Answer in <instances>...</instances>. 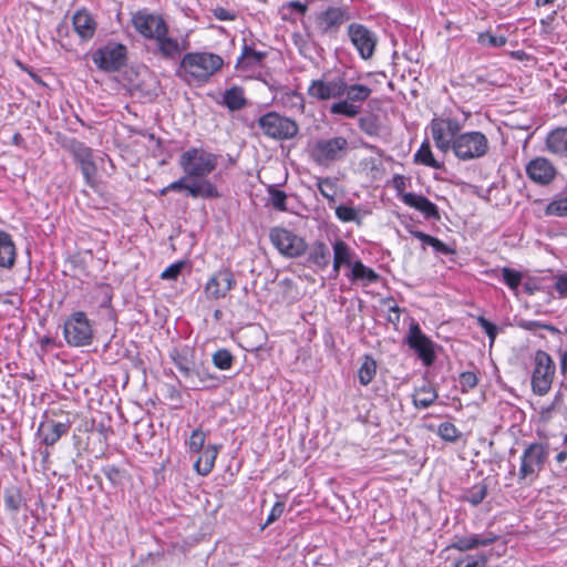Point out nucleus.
<instances>
[{
    "instance_id": "a19ab883",
    "label": "nucleus",
    "mask_w": 567,
    "mask_h": 567,
    "mask_svg": "<svg viewBox=\"0 0 567 567\" xmlns=\"http://www.w3.org/2000/svg\"><path fill=\"white\" fill-rule=\"evenodd\" d=\"M487 495V485L485 483H478L472 486L465 494V501L470 504L477 506Z\"/></svg>"
},
{
    "instance_id": "0eeeda50",
    "label": "nucleus",
    "mask_w": 567,
    "mask_h": 567,
    "mask_svg": "<svg viewBox=\"0 0 567 567\" xmlns=\"http://www.w3.org/2000/svg\"><path fill=\"white\" fill-rule=\"evenodd\" d=\"M555 372L556 365L551 357L543 350H537L530 380L534 394L543 396L550 391Z\"/></svg>"
},
{
    "instance_id": "20e7f679",
    "label": "nucleus",
    "mask_w": 567,
    "mask_h": 567,
    "mask_svg": "<svg viewBox=\"0 0 567 567\" xmlns=\"http://www.w3.org/2000/svg\"><path fill=\"white\" fill-rule=\"evenodd\" d=\"M349 150L350 144L344 136H332L317 140L310 150V156L316 164L330 166L333 163L343 161Z\"/></svg>"
},
{
    "instance_id": "69168bd1",
    "label": "nucleus",
    "mask_w": 567,
    "mask_h": 567,
    "mask_svg": "<svg viewBox=\"0 0 567 567\" xmlns=\"http://www.w3.org/2000/svg\"><path fill=\"white\" fill-rule=\"evenodd\" d=\"M214 16L216 19L220 20V21H233L235 19V14L231 13L230 11H228L227 9L225 8H216L214 10Z\"/></svg>"
},
{
    "instance_id": "2eb2a0df",
    "label": "nucleus",
    "mask_w": 567,
    "mask_h": 567,
    "mask_svg": "<svg viewBox=\"0 0 567 567\" xmlns=\"http://www.w3.org/2000/svg\"><path fill=\"white\" fill-rule=\"evenodd\" d=\"M347 35L361 59L369 60L373 56L378 44L375 32L364 24L353 22L348 25Z\"/></svg>"
},
{
    "instance_id": "412c9836",
    "label": "nucleus",
    "mask_w": 567,
    "mask_h": 567,
    "mask_svg": "<svg viewBox=\"0 0 567 567\" xmlns=\"http://www.w3.org/2000/svg\"><path fill=\"white\" fill-rule=\"evenodd\" d=\"M498 539V536L492 532L484 534H468L463 536H454L453 542L449 546L451 549L458 551H468L478 547H486Z\"/></svg>"
},
{
    "instance_id": "4c0bfd02",
    "label": "nucleus",
    "mask_w": 567,
    "mask_h": 567,
    "mask_svg": "<svg viewBox=\"0 0 567 567\" xmlns=\"http://www.w3.org/2000/svg\"><path fill=\"white\" fill-rule=\"evenodd\" d=\"M171 358L183 377L189 373L190 369L196 365L192 360V350L188 348L174 350L171 353Z\"/></svg>"
},
{
    "instance_id": "052dcab7",
    "label": "nucleus",
    "mask_w": 567,
    "mask_h": 567,
    "mask_svg": "<svg viewBox=\"0 0 567 567\" xmlns=\"http://www.w3.org/2000/svg\"><path fill=\"white\" fill-rule=\"evenodd\" d=\"M103 474L111 482L112 485H117L121 482V471L114 465H107L103 468Z\"/></svg>"
},
{
    "instance_id": "de8ad7c7",
    "label": "nucleus",
    "mask_w": 567,
    "mask_h": 567,
    "mask_svg": "<svg viewBox=\"0 0 567 567\" xmlns=\"http://www.w3.org/2000/svg\"><path fill=\"white\" fill-rule=\"evenodd\" d=\"M206 435L200 429H196L192 432L189 440L187 441V446L189 452L199 453L204 450Z\"/></svg>"
},
{
    "instance_id": "e2e57ef3",
    "label": "nucleus",
    "mask_w": 567,
    "mask_h": 567,
    "mask_svg": "<svg viewBox=\"0 0 567 567\" xmlns=\"http://www.w3.org/2000/svg\"><path fill=\"white\" fill-rule=\"evenodd\" d=\"M198 372H199V382L200 386H206L208 382H213L216 380V377L212 374L207 369L204 367L197 365Z\"/></svg>"
},
{
    "instance_id": "c9c22d12",
    "label": "nucleus",
    "mask_w": 567,
    "mask_h": 567,
    "mask_svg": "<svg viewBox=\"0 0 567 567\" xmlns=\"http://www.w3.org/2000/svg\"><path fill=\"white\" fill-rule=\"evenodd\" d=\"M308 260L321 269H324L330 262V251L322 241H316L308 256Z\"/></svg>"
},
{
    "instance_id": "4d7b16f0",
    "label": "nucleus",
    "mask_w": 567,
    "mask_h": 567,
    "mask_svg": "<svg viewBox=\"0 0 567 567\" xmlns=\"http://www.w3.org/2000/svg\"><path fill=\"white\" fill-rule=\"evenodd\" d=\"M183 378L185 379L187 388L193 389V390L202 389L200 382H199V372H198V367L197 365L192 368L189 373L185 374Z\"/></svg>"
},
{
    "instance_id": "2f4dec72",
    "label": "nucleus",
    "mask_w": 567,
    "mask_h": 567,
    "mask_svg": "<svg viewBox=\"0 0 567 567\" xmlns=\"http://www.w3.org/2000/svg\"><path fill=\"white\" fill-rule=\"evenodd\" d=\"M266 56V52L257 51L252 47L244 44L241 54L237 61V66L240 69H252L260 65Z\"/></svg>"
},
{
    "instance_id": "f03ea898",
    "label": "nucleus",
    "mask_w": 567,
    "mask_h": 567,
    "mask_svg": "<svg viewBox=\"0 0 567 567\" xmlns=\"http://www.w3.org/2000/svg\"><path fill=\"white\" fill-rule=\"evenodd\" d=\"M223 65V58L216 53L187 52L181 58L175 74L188 85L202 86L220 71Z\"/></svg>"
},
{
    "instance_id": "dca6fc26",
    "label": "nucleus",
    "mask_w": 567,
    "mask_h": 567,
    "mask_svg": "<svg viewBox=\"0 0 567 567\" xmlns=\"http://www.w3.org/2000/svg\"><path fill=\"white\" fill-rule=\"evenodd\" d=\"M131 21L135 31L147 40H155L168 27L162 16L146 9L133 13Z\"/></svg>"
},
{
    "instance_id": "0e129e2a",
    "label": "nucleus",
    "mask_w": 567,
    "mask_h": 567,
    "mask_svg": "<svg viewBox=\"0 0 567 567\" xmlns=\"http://www.w3.org/2000/svg\"><path fill=\"white\" fill-rule=\"evenodd\" d=\"M436 252L443 254V255H450L453 252V249L450 248L446 244L441 241L440 239L435 238L432 240L430 245Z\"/></svg>"
},
{
    "instance_id": "c03bdc74",
    "label": "nucleus",
    "mask_w": 567,
    "mask_h": 567,
    "mask_svg": "<svg viewBox=\"0 0 567 567\" xmlns=\"http://www.w3.org/2000/svg\"><path fill=\"white\" fill-rule=\"evenodd\" d=\"M213 363L219 370H229L234 362V357L227 349H219L213 354Z\"/></svg>"
},
{
    "instance_id": "e433bc0d",
    "label": "nucleus",
    "mask_w": 567,
    "mask_h": 567,
    "mask_svg": "<svg viewBox=\"0 0 567 567\" xmlns=\"http://www.w3.org/2000/svg\"><path fill=\"white\" fill-rule=\"evenodd\" d=\"M224 104L230 111H238L246 106L247 100L244 95V90L239 86H233L225 91L223 95Z\"/></svg>"
},
{
    "instance_id": "aec40b11",
    "label": "nucleus",
    "mask_w": 567,
    "mask_h": 567,
    "mask_svg": "<svg viewBox=\"0 0 567 567\" xmlns=\"http://www.w3.org/2000/svg\"><path fill=\"white\" fill-rule=\"evenodd\" d=\"M236 280L230 270L221 269L216 271L205 285V296L209 300L225 298L235 287Z\"/></svg>"
},
{
    "instance_id": "393cba45",
    "label": "nucleus",
    "mask_w": 567,
    "mask_h": 567,
    "mask_svg": "<svg viewBox=\"0 0 567 567\" xmlns=\"http://www.w3.org/2000/svg\"><path fill=\"white\" fill-rule=\"evenodd\" d=\"M240 346L249 352L260 350L266 343V333L258 324H250L246 327L239 336Z\"/></svg>"
},
{
    "instance_id": "37998d69",
    "label": "nucleus",
    "mask_w": 567,
    "mask_h": 567,
    "mask_svg": "<svg viewBox=\"0 0 567 567\" xmlns=\"http://www.w3.org/2000/svg\"><path fill=\"white\" fill-rule=\"evenodd\" d=\"M547 216L567 217V196L551 200L545 208Z\"/></svg>"
},
{
    "instance_id": "9b49d317",
    "label": "nucleus",
    "mask_w": 567,
    "mask_h": 567,
    "mask_svg": "<svg viewBox=\"0 0 567 567\" xmlns=\"http://www.w3.org/2000/svg\"><path fill=\"white\" fill-rule=\"evenodd\" d=\"M430 130L436 148L447 153L454 147V141L458 136L462 125L456 118L434 117L430 123Z\"/></svg>"
},
{
    "instance_id": "473e14b6",
    "label": "nucleus",
    "mask_w": 567,
    "mask_h": 567,
    "mask_svg": "<svg viewBox=\"0 0 567 567\" xmlns=\"http://www.w3.org/2000/svg\"><path fill=\"white\" fill-rule=\"evenodd\" d=\"M280 103L292 114H302L305 111L303 95L293 90L282 92L280 95Z\"/></svg>"
},
{
    "instance_id": "603ef678",
    "label": "nucleus",
    "mask_w": 567,
    "mask_h": 567,
    "mask_svg": "<svg viewBox=\"0 0 567 567\" xmlns=\"http://www.w3.org/2000/svg\"><path fill=\"white\" fill-rule=\"evenodd\" d=\"M22 504V496L18 491H6L4 505L7 509L17 513Z\"/></svg>"
},
{
    "instance_id": "8fccbe9b",
    "label": "nucleus",
    "mask_w": 567,
    "mask_h": 567,
    "mask_svg": "<svg viewBox=\"0 0 567 567\" xmlns=\"http://www.w3.org/2000/svg\"><path fill=\"white\" fill-rule=\"evenodd\" d=\"M504 282L512 289L516 290L522 281V274L508 267L502 269Z\"/></svg>"
},
{
    "instance_id": "49530a36",
    "label": "nucleus",
    "mask_w": 567,
    "mask_h": 567,
    "mask_svg": "<svg viewBox=\"0 0 567 567\" xmlns=\"http://www.w3.org/2000/svg\"><path fill=\"white\" fill-rule=\"evenodd\" d=\"M477 42L483 47L499 48L506 44L507 39L503 35L496 37L489 32H481L477 35Z\"/></svg>"
},
{
    "instance_id": "6ab92c4d",
    "label": "nucleus",
    "mask_w": 567,
    "mask_h": 567,
    "mask_svg": "<svg viewBox=\"0 0 567 567\" xmlns=\"http://www.w3.org/2000/svg\"><path fill=\"white\" fill-rule=\"evenodd\" d=\"M168 27L155 41L154 55L166 60L176 61L181 58L182 53L189 48V41L187 38L177 39L168 35Z\"/></svg>"
},
{
    "instance_id": "423d86ee",
    "label": "nucleus",
    "mask_w": 567,
    "mask_h": 567,
    "mask_svg": "<svg viewBox=\"0 0 567 567\" xmlns=\"http://www.w3.org/2000/svg\"><path fill=\"white\" fill-rule=\"evenodd\" d=\"M488 150V140L480 131L460 132L454 141V147H452L454 155L461 161L481 158L487 154Z\"/></svg>"
},
{
    "instance_id": "f8f14e48",
    "label": "nucleus",
    "mask_w": 567,
    "mask_h": 567,
    "mask_svg": "<svg viewBox=\"0 0 567 567\" xmlns=\"http://www.w3.org/2000/svg\"><path fill=\"white\" fill-rule=\"evenodd\" d=\"M127 49L121 43L110 42L92 54L94 64L102 71L115 72L126 64Z\"/></svg>"
},
{
    "instance_id": "b1692460",
    "label": "nucleus",
    "mask_w": 567,
    "mask_h": 567,
    "mask_svg": "<svg viewBox=\"0 0 567 567\" xmlns=\"http://www.w3.org/2000/svg\"><path fill=\"white\" fill-rule=\"evenodd\" d=\"M545 150L558 158H567V126H559L547 133Z\"/></svg>"
},
{
    "instance_id": "4468645a",
    "label": "nucleus",
    "mask_w": 567,
    "mask_h": 567,
    "mask_svg": "<svg viewBox=\"0 0 567 567\" xmlns=\"http://www.w3.org/2000/svg\"><path fill=\"white\" fill-rule=\"evenodd\" d=\"M269 238L278 251L289 258L299 257L307 250L305 239L284 227L272 228Z\"/></svg>"
},
{
    "instance_id": "5fc2aeb1",
    "label": "nucleus",
    "mask_w": 567,
    "mask_h": 567,
    "mask_svg": "<svg viewBox=\"0 0 567 567\" xmlns=\"http://www.w3.org/2000/svg\"><path fill=\"white\" fill-rule=\"evenodd\" d=\"M478 383V378L474 372L465 371L460 374V385L462 392H468Z\"/></svg>"
},
{
    "instance_id": "680f3d73",
    "label": "nucleus",
    "mask_w": 567,
    "mask_h": 567,
    "mask_svg": "<svg viewBox=\"0 0 567 567\" xmlns=\"http://www.w3.org/2000/svg\"><path fill=\"white\" fill-rule=\"evenodd\" d=\"M285 511V503L284 502H276L267 517L266 525H270L274 522H276L284 513Z\"/></svg>"
},
{
    "instance_id": "f704fd0d",
    "label": "nucleus",
    "mask_w": 567,
    "mask_h": 567,
    "mask_svg": "<svg viewBox=\"0 0 567 567\" xmlns=\"http://www.w3.org/2000/svg\"><path fill=\"white\" fill-rule=\"evenodd\" d=\"M415 164L424 165L431 168L440 169L443 164L435 159L430 143L424 141L413 156Z\"/></svg>"
},
{
    "instance_id": "338daca9",
    "label": "nucleus",
    "mask_w": 567,
    "mask_h": 567,
    "mask_svg": "<svg viewBox=\"0 0 567 567\" xmlns=\"http://www.w3.org/2000/svg\"><path fill=\"white\" fill-rule=\"evenodd\" d=\"M285 8L295 10L296 12H298L302 16L306 14V12L308 11V4L305 2L297 1V0L289 1L288 3L285 4Z\"/></svg>"
},
{
    "instance_id": "ea45409f",
    "label": "nucleus",
    "mask_w": 567,
    "mask_h": 567,
    "mask_svg": "<svg viewBox=\"0 0 567 567\" xmlns=\"http://www.w3.org/2000/svg\"><path fill=\"white\" fill-rule=\"evenodd\" d=\"M359 128L369 136H379L381 132V123L379 116L369 114L362 116L358 121Z\"/></svg>"
},
{
    "instance_id": "a211bd4d",
    "label": "nucleus",
    "mask_w": 567,
    "mask_h": 567,
    "mask_svg": "<svg viewBox=\"0 0 567 567\" xmlns=\"http://www.w3.org/2000/svg\"><path fill=\"white\" fill-rule=\"evenodd\" d=\"M408 346L416 352L424 365L430 367L435 361L434 342L426 337L419 323L412 322L406 334Z\"/></svg>"
},
{
    "instance_id": "39448f33",
    "label": "nucleus",
    "mask_w": 567,
    "mask_h": 567,
    "mask_svg": "<svg viewBox=\"0 0 567 567\" xmlns=\"http://www.w3.org/2000/svg\"><path fill=\"white\" fill-rule=\"evenodd\" d=\"M372 93V89L368 85L354 83L348 84L343 91L344 99H341L331 104L329 112L334 115H342L349 118H354L361 112V105L364 103Z\"/></svg>"
},
{
    "instance_id": "5701e85b",
    "label": "nucleus",
    "mask_w": 567,
    "mask_h": 567,
    "mask_svg": "<svg viewBox=\"0 0 567 567\" xmlns=\"http://www.w3.org/2000/svg\"><path fill=\"white\" fill-rule=\"evenodd\" d=\"M70 427L71 423L69 421L58 422L45 419L39 424L37 434L43 444L52 446L70 431Z\"/></svg>"
},
{
    "instance_id": "864d4df0",
    "label": "nucleus",
    "mask_w": 567,
    "mask_h": 567,
    "mask_svg": "<svg viewBox=\"0 0 567 567\" xmlns=\"http://www.w3.org/2000/svg\"><path fill=\"white\" fill-rule=\"evenodd\" d=\"M270 195V204L274 208L285 212L287 210L286 202H287V195L285 192L271 188L269 189Z\"/></svg>"
},
{
    "instance_id": "cd10ccee",
    "label": "nucleus",
    "mask_w": 567,
    "mask_h": 567,
    "mask_svg": "<svg viewBox=\"0 0 567 567\" xmlns=\"http://www.w3.org/2000/svg\"><path fill=\"white\" fill-rule=\"evenodd\" d=\"M333 277H338L340 272L341 266H349L352 267V256L353 251L348 246L347 243H344L341 239H337L333 245Z\"/></svg>"
},
{
    "instance_id": "6e6d98bb",
    "label": "nucleus",
    "mask_w": 567,
    "mask_h": 567,
    "mask_svg": "<svg viewBox=\"0 0 567 567\" xmlns=\"http://www.w3.org/2000/svg\"><path fill=\"white\" fill-rule=\"evenodd\" d=\"M184 267V261L174 262L163 270L161 278L165 280H175L181 275Z\"/></svg>"
},
{
    "instance_id": "c756f323",
    "label": "nucleus",
    "mask_w": 567,
    "mask_h": 567,
    "mask_svg": "<svg viewBox=\"0 0 567 567\" xmlns=\"http://www.w3.org/2000/svg\"><path fill=\"white\" fill-rule=\"evenodd\" d=\"M16 261V246L11 236L0 231V267L11 268Z\"/></svg>"
},
{
    "instance_id": "774afa93",
    "label": "nucleus",
    "mask_w": 567,
    "mask_h": 567,
    "mask_svg": "<svg viewBox=\"0 0 567 567\" xmlns=\"http://www.w3.org/2000/svg\"><path fill=\"white\" fill-rule=\"evenodd\" d=\"M410 233H411L412 236H414L415 238L421 240L423 246H430L432 240L434 239L433 236L427 235V234H425L423 231H420V230H411Z\"/></svg>"
},
{
    "instance_id": "09e8293b",
    "label": "nucleus",
    "mask_w": 567,
    "mask_h": 567,
    "mask_svg": "<svg viewBox=\"0 0 567 567\" xmlns=\"http://www.w3.org/2000/svg\"><path fill=\"white\" fill-rule=\"evenodd\" d=\"M336 216L343 223L355 221L360 224L359 214L354 207L340 205L336 208Z\"/></svg>"
},
{
    "instance_id": "c85d7f7f",
    "label": "nucleus",
    "mask_w": 567,
    "mask_h": 567,
    "mask_svg": "<svg viewBox=\"0 0 567 567\" xmlns=\"http://www.w3.org/2000/svg\"><path fill=\"white\" fill-rule=\"evenodd\" d=\"M202 454L194 463V468L199 475H208L214 465L218 454V449L216 445H207L204 450H202Z\"/></svg>"
},
{
    "instance_id": "a878e982",
    "label": "nucleus",
    "mask_w": 567,
    "mask_h": 567,
    "mask_svg": "<svg viewBox=\"0 0 567 567\" xmlns=\"http://www.w3.org/2000/svg\"><path fill=\"white\" fill-rule=\"evenodd\" d=\"M402 200L405 205L421 212L425 216V218H440L436 205L423 195L405 193L402 196Z\"/></svg>"
},
{
    "instance_id": "7ed1b4c3",
    "label": "nucleus",
    "mask_w": 567,
    "mask_h": 567,
    "mask_svg": "<svg viewBox=\"0 0 567 567\" xmlns=\"http://www.w3.org/2000/svg\"><path fill=\"white\" fill-rule=\"evenodd\" d=\"M548 455L547 445L538 442L528 444L520 456L518 482L523 485H532L543 471Z\"/></svg>"
},
{
    "instance_id": "72a5a7b5",
    "label": "nucleus",
    "mask_w": 567,
    "mask_h": 567,
    "mask_svg": "<svg viewBox=\"0 0 567 567\" xmlns=\"http://www.w3.org/2000/svg\"><path fill=\"white\" fill-rule=\"evenodd\" d=\"M437 391L430 384L417 388L413 394V404L417 409H427L437 399Z\"/></svg>"
},
{
    "instance_id": "f257e3e1",
    "label": "nucleus",
    "mask_w": 567,
    "mask_h": 567,
    "mask_svg": "<svg viewBox=\"0 0 567 567\" xmlns=\"http://www.w3.org/2000/svg\"><path fill=\"white\" fill-rule=\"evenodd\" d=\"M184 176L161 189L162 195L168 192H186L192 198L214 199L220 197L217 187L207 178L218 165V155L202 147H190L178 159Z\"/></svg>"
},
{
    "instance_id": "ddd939ff",
    "label": "nucleus",
    "mask_w": 567,
    "mask_h": 567,
    "mask_svg": "<svg viewBox=\"0 0 567 567\" xmlns=\"http://www.w3.org/2000/svg\"><path fill=\"white\" fill-rule=\"evenodd\" d=\"M65 147L71 152L75 162L80 165L86 185L95 187L97 183V167L94 161L93 151L75 138L69 140Z\"/></svg>"
},
{
    "instance_id": "a18cd8bd",
    "label": "nucleus",
    "mask_w": 567,
    "mask_h": 567,
    "mask_svg": "<svg viewBox=\"0 0 567 567\" xmlns=\"http://www.w3.org/2000/svg\"><path fill=\"white\" fill-rule=\"evenodd\" d=\"M488 561V556L481 555H467L461 558H457L454 563L455 567H481L484 566Z\"/></svg>"
},
{
    "instance_id": "f3484780",
    "label": "nucleus",
    "mask_w": 567,
    "mask_h": 567,
    "mask_svg": "<svg viewBox=\"0 0 567 567\" xmlns=\"http://www.w3.org/2000/svg\"><path fill=\"white\" fill-rule=\"evenodd\" d=\"M344 89H347L344 76L332 79L323 76L311 81L307 89V94L317 101H328L342 97Z\"/></svg>"
},
{
    "instance_id": "1a4fd4ad",
    "label": "nucleus",
    "mask_w": 567,
    "mask_h": 567,
    "mask_svg": "<svg viewBox=\"0 0 567 567\" xmlns=\"http://www.w3.org/2000/svg\"><path fill=\"white\" fill-rule=\"evenodd\" d=\"M258 125L266 136L279 141L293 138L299 132L296 121L276 112H268L260 116Z\"/></svg>"
},
{
    "instance_id": "3c124183",
    "label": "nucleus",
    "mask_w": 567,
    "mask_h": 567,
    "mask_svg": "<svg viewBox=\"0 0 567 567\" xmlns=\"http://www.w3.org/2000/svg\"><path fill=\"white\" fill-rule=\"evenodd\" d=\"M439 435L447 442H455L460 436V431L453 423L444 422L439 425Z\"/></svg>"
},
{
    "instance_id": "79ce46f5",
    "label": "nucleus",
    "mask_w": 567,
    "mask_h": 567,
    "mask_svg": "<svg viewBox=\"0 0 567 567\" xmlns=\"http://www.w3.org/2000/svg\"><path fill=\"white\" fill-rule=\"evenodd\" d=\"M319 193L329 202L336 200L337 184L330 177L319 178L317 182Z\"/></svg>"
},
{
    "instance_id": "bf43d9fd",
    "label": "nucleus",
    "mask_w": 567,
    "mask_h": 567,
    "mask_svg": "<svg viewBox=\"0 0 567 567\" xmlns=\"http://www.w3.org/2000/svg\"><path fill=\"white\" fill-rule=\"evenodd\" d=\"M477 322L493 342L497 336V327L484 317H478Z\"/></svg>"
},
{
    "instance_id": "6e6552de",
    "label": "nucleus",
    "mask_w": 567,
    "mask_h": 567,
    "mask_svg": "<svg viewBox=\"0 0 567 567\" xmlns=\"http://www.w3.org/2000/svg\"><path fill=\"white\" fill-rule=\"evenodd\" d=\"M349 20L347 7L330 6L316 14L313 32L321 38L336 39L343 23Z\"/></svg>"
},
{
    "instance_id": "4be33fe9",
    "label": "nucleus",
    "mask_w": 567,
    "mask_h": 567,
    "mask_svg": "<svg viewBox=\"0 0 567 567\" xmlns=\"http://www.w3.org/2000/svg\"><path fill=\"white\" fill-rule=\"evenodd\" d=\"M556 173L555 166L546 157H536L526 165L527 176L539 185H548Z\"/></svg>"
},
{
    "instance_id": "13d9d810",
    "label": "nucleus",
    "mask_w": 567,
    "mask_h": 567,
    "mask_svg": "<svg viewBox=\"0 0 567 567\" xmlns=\"http://www.w3.org/2000/svg\"><path fill=\"white\" fill-rule=\"evenodd\" d=\"M554 289L559 298H567V272L556 276Z\"/></svg>"
},
{
    "instance_id": "bb28decb",
    "label": "nucleus",
    "mask_w": 567,
    "mask_h": 567,
    "mask_svg": "<svg viewBox=\"0 0 567 567\" xmlns=\"http://www.w3.org/2000/svg\"><path fill=\"white\" fill-rule=\"evenodd\" d=\"M73 29L76 34L84 41L93 38L96 23L87 11H78L72 19Z\"/></svg>"
},
{
    "instance_id": "58836bf2",
    "label": "nucleus",
    "mask_w": 567,
    "mask_h": 567,
    "mask_svg": "<svg viewBox=\"0 0 567 567\" xmlns=\"http://www.w3.org/2000/svg\"><path fill=\"white\" fill-rule=\"evenodd\" d=\"M377 374V362L375 360L370 357L365 355L364 360L358 371V378L359 382L362 385H368L371 383V381L374 379Z\"/></svg>"
},
{
    "instance_id": "7c9ffc66",
    "label": "nucleus",
    "mask_w": 567,
    "mask_h": 567,
    "mask_svg": "<svg viewBox=\"0 0 567 567\" xmlns=\"http://www.w3.org/2000/svg\"><path fill=\"white\" fill-rule=\"evenodd\" d=\"M351 281H361L363 286L374 284L379 280V275L372 269L355 260L348 275Z\"/></svg>"
},
{
    "instance_id": "9d476101",
    "label": "nucleus",
    "mask_w": 567,
    "mask_h": 567,
    "mask_svg": "<svg viewBox=\"0 0 567 567\" xmlns=\"http://www.w3.org/2000/svg\"><path fill=\"white\" fill-rule=\"evenodd\" d=\"M64 338L72 347H83L92 342V326L83 311H75L65 320Z\"/></svg>"
}]
</instances>
